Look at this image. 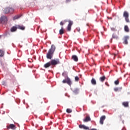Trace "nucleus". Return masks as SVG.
Segmentation results:
<instances>
[{
  "label": "nucleus",
  "mask_w": 130,
  "mask_h": 130,
  "mask_svg": "<svg viewBox=\"0 0 130 130\" xmlns=\"http://www.w3.org/2000/svg\"><path fill=\"white\" fill-rule=\"evenodd\" d=\"M54 51H55V46L52 45L51 48H50L46 54V57L48 59H51L53 57Z\"/></svg>",
  "instance_id": "nucleus-1"
},
{
  "label": "nucleus",
  "mask_w": 130,
  "mask_h": 130,
  "mask_svg": "<svg viewBox=\"0 0 130 130\" xmlns=\"http://www.w3.org/2000/svg\"><path fill=\"white\" fill-rule=\"evenodd\" d=\"M4 14H13L15 12V9L12 7H6L3 9Z\"/></svg>",
  "instance_id": "nucleus-2"
},
{
  "label": "nucleus",
  "mask_w": 130,
  "mask_h": 130,
  "mask_svg": "<svg viewBox=\"0 0 130 130\" xmlns=\"http://www.w3.org/2000/svg\"><path fill=\"white\" fill-rule=\"evenodd\" d=\"M50 62H51V66H56L60 63V61H59V59L56 58L52 59Z\"/></svg>",
  "instance_id": "nucleus-3"
},
{
  "label": "nucleus",
  "mask_w": 130,
  "mask_h": 130,
  "mask_svg": "<svg viewBox=\"0 0 130 130\" xmlns=\"http://www.w3.org/2000/svg\"><path fill=\"white\" fill-rule=\"evenodd\" d=\"M62 83L63 84H66V83H67V84H68V85L69 86H71L72 84L71 79H70V78L68 77H67L66 79L63 80Z\"/></svg>",
  "instance_id": "nucleus-4"
},
{
  "label": "nucleus",
  "mask_w": 130,
  "mask_h": 130,
  "mask_svg": "<svg viewBox=\"0 0 130 130\" xmlns=\"http://www.w3.org/2000/svg\"><path fill=\"white\" fill-rule=\"evenodd\" d=\"M123 16L124 18H125V20L126 23H129V19H128V12H127V11H124Z\"/></svg>",
  "instance_id": "nucleus-5"
},
{
  "label": "nucleus",
  "mask_w": 130,
  "mask_h": 130,
  "mask_svg": "<svg viewBox=\"0 0 130 130\" xmlns=\"http://www.w3.org/2000/svg\"><path fill=\"white\" fill-rule=\"evenodd\" d=\"M8 21V18L5 16H2L0 18V23L4 24Z\"/></svg>",
  "instance_id": "nucleus-6"
},
{
  "label": "nucleus",
  "mask_w": 130,
  "mask_h": 130,
  "mask_svg": "<svg viewBox=\"0 0 130 130\" xmlns=\"http://www.w3.org/2000/svg\"><path fill=\"white\" fill-rule=\"evenodd\" d=\"M68 22L69 24L67 27V30L68 31H70L72 29V25H73V24H74V22L71 20H69Z\"/></svg>",
  "instance_id": "nucleus-7"
},
{
  "label": "nucleus",
  "mask_w": 130,
  "mask_h": 130,
  "mask_svg": "<svg viewBox=\"0 0 130 130\" xmlns=\"http://www.w3.org/2000/svg\"><path fill=\"white\" fill-rule=\"evenodd\" d=\"M106 119V116L105 115L102 116L100 118V123L101 124H103L104 123V120Z\"/></svg>",
  "instance_id": "nucleus-8"
},
{
  "label": "nucleus",
  "mask_w": 130,
  "mask_h": 130,
  "mask_svg": "<svg viewBox=\"0 0 130 130\" xmlns=\"http://www.w3.org/2000/svg\"><path fill=\"white\" fill-rule=\"evenodd\" d=\"M129 39V37L126 36H125L124 37V41L123 42V43L124 44H128V42H127V40H128Z\"/></svg>",
  "instance_id": "nucleus-9"
},
{
  "label": "nucleus",
  "mask_w": 130,
  "mask_h": 130,
  "mask_svg": "<svg viewBox=\"0 0 130 130\" xmlns=\"http://www.w3.org/2000/svg\"><path fill=\"white\" fill-rule=\"evenodd\" d=\"M7 128L8 129L10 128L11 129H15L16 128V126L13 124H10L9 126H7Z\"/></svg>",
  "instance_id": "nucleus-10"
},
{
  "label": "nucleus",
  "mask_w": 130,
  "mask_h": 130,
  "mask_svg": "<svg viewBox=\"0 0 130 130\" xmlns=\"http://www.w3.org/2000/svg\"><path fill=\"white\" fill-rule=\"evenodd\" d=\"M91 121V118L89 116H86L85 118L83 119L84 122H88V121Z\"/></svg>",
  "instance_id": "nucleus-11"
},
{
  "label": "nucleus",
  "mask_w": 130,
  "mask_h": 130,
  "mask_svg": "<svg viewBox=\"0 0 130 130\" xmlns=\"http://www.w3.org/2000/svg\"><path fill=\"white\" fill-rule=\"evenodd\" d=\"M51 66V63L50 62V61H49L47 63H46L44 65V67L45 69H47L48 68H49V67H50Z\"/></svg>",
  "instance_id": "nucleus-12"
},
{
  "label": "nucleus",
  "mask_w": 130,
  "mask_h": 130,
  "mask_svg": "<svg viewBox=\"0 0 130 130\" xmlns=\"http://www.w3.org/2000/svg\"><path fill=\"white\" fill-rule=\"evenodd\" d=\"M21 17H22V15H15L13 18V20H18V19H20V18H21Z\"/></svg>",
  "instance_id": "nucleus-13"
},
{
  "label": "nucleus",
  "mask_w": 130,
  "mask_h": 130,
  "mask_svg": "<svg viewBox=\"0 0 130 130\" xmlns=\"http://www.w3.org/2000/svg\"><path fill=\"white\" fill-rule=\"evenodd\" d=\"M17 29H20V30H25V26L23 25H17Z\"/></svg>",
  "instance_id": "nucleus-14"
},
{
  "label": "nucleus",
  "mask_w": 130,
  "mask_h": 130,
  "mask_svg": "<svg viewBox=\"0 0 130 130\" xmlns=\"http://www.w3.org/2000/svg\"><path fill=\"white\" fill-rule=\"evenodd\" d=\"M17 29H18L17 25L16 26H13L10 29L11 32H15V31H17Z\"/></svg>",
  "instance_id": "nucleus-15"
},
{
  "label": "nucleus",
  "mask_w": 130,
  "mask_h": 130,
  "mask_svg": "<svg viewBox=\"0 0 130 130\" xmlns=\"http://www.w3.org/2000/svg\"><path fill=\"white\" fill-rule=\"evenodd\" d=\"M122 105L124 106V107H128V102H124L122 103Z\"/></svg>",
  "instance_id": "nucleus-16"
},
{
  "label": "nucleus",
  "mask_w": 130,
  "mask_h": 130,
  "mask_svg": "<svg viewBox=\"0 0 130 130\" xmlns=\"http://www.w3.org/2000/svg\"><path fill=\"white\" fill-rule=\"evenodd\" d=\"M72 59H73L74 61H78V57L75 55H74L72 56Z\"/></svg>",
  "instance_id": "nucleus-17"
},
{
  "label": "nucleus",
  "mask_w": 130,
  "mask_h": 130,
  "mask_svg": "<svg viewBox=\"0 0 130 130\" xmlns=\"http://www.w3.org/2000/svg\"><path fill=\"white\" fill-rule=\"evenodd\" d=\"M105 80H106V77H105V76L100 78V81H101V82H102L103 83V82H104V81H105Z\"/></svg>",
  "instance_id": "nucleus-18"
},
{
  "label": "nucleus",
  "mask_w": 130,
  "mask_h": 130,
  "mask_svg": "<svg viewBox=\"0 0 130 130\" xmlns=\"http://www.w3.org/2000/svg\"><path fill=\"white\" fill-rule=\"evenodd\" d=\"M91 83L92 85H96L97 82H96V80L94 78H92L91 80Z\"/></svg>",
  "instance_id": "nucleus-19"
},
{
  "label": "nucleus",
  "mask_w": 130,
  "mask_h": 130,
  "mask_svg": "<svg viewBox=\"0 0 130 130\" xmlns=\"http://www.w3.org/2000/svg\"><path fill=\"white\" fill-rule=\"evenodd\" d=\"M5 54V51L2 49H0V57H3Z\"/></svg>",
  "instance_id": "nucleus-20"
},
{
  "label": "nucleus",
  "mask_w": 130,
  "mask_h": 130,
  "mask_svg": "<svg viewBox=\"0 0 130 130\" xmlns=\"http://www.w3.org/2000/svg\"><path fill=\"white\" fill-rule=\"evenodd\" d=\"M124 29L125 32H129V28H128V26H127V25H125Z\"/></svg>",
  "instance_id": "nucleus-21"
},
{
  "label": "nucleus",
  "mask_w": 130,
  "mask_h": 130,
  "mask_svg": "<svg viewBox=\"0 0 130 130\" xmlns=\"http://www.w3.org/2000/svg\"><path fill=\"white\" fill-rule=\"evenodd\" d=\"M64 33V31H63V27H61V28L59 30V34L60 35H62Z\"/></svg>",
  "instance_id": "nucleus-22"
},
{
  "label": "nucleus",
  "mask_w": 130,
  "mask_h": 130,
  "mask_svg": "<svg viewBox=\"0 0 130 130\" xmlns=\"http://www.w3.org/2000/svg\"><path fill=\"white\" fill-rule=\"evenodd\" d=\"M82 128H83V129H85V130H89V127L86 126L85 125H82Z\"/></svg>",
  "instance_id": "nucleus-23"
},
{
  "label": "nucleus",
  "mask_w": 130,
  "mask_h": 130,
  "mask_svg": "<svg viewBox=\"0 0 130 130\" xmlns=\"http://www.w3.org/2000/svg\"><path fill=\"white\" fill-rule=\"evenodd\" d=\"M121 89H122V87H116L114 88V90L115 91V92H117L118 91H119V90H121Z\"/></svg>",
  "instance_id": "nucleus-24"
},
{
  "label": "nucleus",
  "mask_w": 130,
  "mask_h": 130,
  "mask_svg": "<svg viewBox=\"0 0 130 130\" xmlns=\"http://www.w3.org/2000/svg\"><path fill=\"white\" fill-rule=\"evenodd\" d=\"M66 111H67V113H72L73 111L71 109H67L66 110Z\"/></svg>",
  "instance_id": "nucleus-25"
},
{
  "label": "nucleus",
  "mask_w": 130,
  "mask_h": 130,
  "mask_svg": "<svg viewBox=\"0 0 130 130\" xmlns=\"http://www.w3.org/2000/svg\"><path fill=\"white\" fill-rule=\"evenodd\" d=\"M75 81L78 82V81H79L80 80V78H79V77L76 76L75 78Z\"/></svg>",
  "instance_id": "nucleus-26"
},
{
  "label": "nucleus",
  "mask_w": 130,
  "mask_h": 130,
  "mask_svg": "<svg viewBox=\"0 0 130 130\" xmlns=\"http://www.w3.org/2000/svg\"><path fill=\"white\" fill-rule=\"evenodd\" d=\"M114 83H115L116 85H118V84H119V81L116 80V81H115Z\"/></svg>",
  "instance_id": "nucleus-27"
},
{
  "label": "nucleus",
  "mask_w": 130,
  "mask_h": 130,
  "mask_svg": "<svg viewBox=\"0 0 130 130\" xmlns=\"http://www.w3.org/2000/svg\"><path fill=\"white\" fill-rule=\"evenodd\" d=\"M64 24V23H63L62 21H61V22H60V26H63Z\"/></svg>",
  "instance_id": "nucleus-28"
},
{
  "label": "nucleus",
  "mask_w": 130,
  "mask_h": 130,
  "mask_svg": "<svg viewBox=\"0 0 130 130\" xmlns=\"http://www.w3.org/2000/svg\"><path fill=\"white\" fill-rule=\"evenodd\" d=\"M71 2V0H66V4H68V3H70Z\"/></svg>",
  "instance_id": "nucleus-29"
},
{
  "label": "nucleus",
  "mask_w": 130,
  "mask_h": 130,
  "mask_svg": "<svg viewBox=\"0 0 130 130\" xmlns=\"http://www.w3.org/2000/svg\"><path fill=\"white\" fill-rule=\"evenodd\" d=\"M105 84L106 85V86H108V87H109V84H108V82H106Z\"/></svg>",
  "instance_id": "nucleus-30"
},
{
  "label": "nucleus",
  "mask_w": 130,
  "mask_h": 130,
  "mask_svg": "<svg viewBox=\"0 0 130 130\" xmlns=\"http://www.w3.org/2000/svg\"><path fill=\"white\" fill-rule=\"evenodd\" d=\"M79 126L80 128H82V124H80L79 125Z\"/></svg>",
  "instance_id": "nucleus-31"
},
{
  "label": "nucleus",
  "mask_w": 130,
  "mask_h": 130,
  "mask_svg": "<svg viewBox=\"0 0 130 130\" xmlns=\"http://www.w3.org/2000/svg\"><path fill=\"white\" fill-rule=\"evenodd\" d=\"M114 59L115 58V56H116V54H114Z\"/></svg>",
  "instance_id": "nucleus-32"
},
{
  "label": "nucleus",
  "mask_w": 130,
  "mask_h": 130,
  "mask_svg": "<svg viewBox=\"0 0 130 130\" xmlns=\"http://www.w3.org/2000/svg\"><path fill=\"white\" fill-rule=\"evenodd\" d=\"M77 31H78V32H79V31H80V28H77Z\"/></svg>",
  "instance_id": "nucleus-33"
},
{
  "label": "nucleus",
  "mask_w": 130,
  "mask_h": 130,
  "mask_svg": "<svg viewBox=\"0 0 130 130\" xmlns=\"http://www.w3.org/2000/svg\"><path fill=\"white\" fill-rule=\"evenodd\" d=\"M76 91H79V90H78V89H76V90H75V92H76Z\"/></svg>",
  "instance_id": "nucleus-34"
},
{
  "label": "nucleus",
  "mask_w": 130,
  "mask_h": 130,
  "mask_svg": "<svg viewBox=\"0 0 130 130\" xmlns=\"http://www.w3.org/2000/svg\"><path fill=\"white\" fill-rule=\"evenodd\" d=\"M1 37H2V36H0V38H1Z\"/></svg>",
  "instance_id": "nucleus-35"
},
{
  "label": "nucleus",
  "mask_w": 130,
  "mask_h": 130,
  "mask_svg": "<svg viewBox=\"0 0 130 130\" xmlns=\"http://www.w3.org/2000/svg\"><path fill=\"white\" fill-rule=\"evenodd\" d=\"M83 110H85V109H83Z\"/></svg>",
  "instance_id": "nucleus-36"
}]
</instances>
